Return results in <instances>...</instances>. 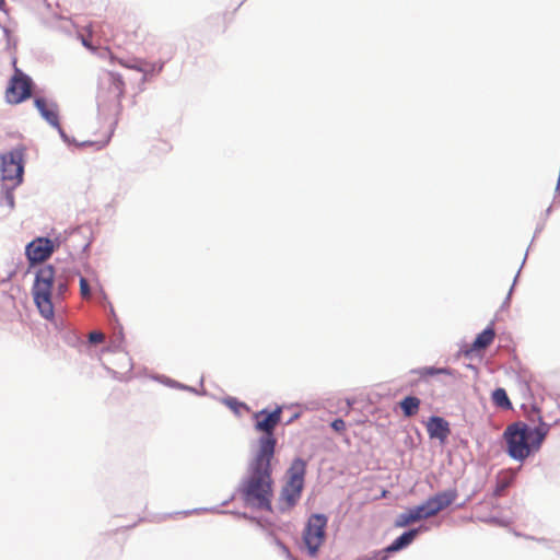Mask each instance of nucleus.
Segmentation results:
<instances>
[{
  "mask_svg": "<svg viewBox=\"0 0 560 560\" xmlns=\"http://www.w3.org/2000/svg\"><path fill=\"white\" fill-rule=\"evenodd\" d=\"M399 407L401 408L405 417H413L419 410L420 399L415 396H407L399 402Z\"/></svg>",
  "mask_w": 560,
  "mask_h": 560,
  "instance_id": "obj_20",
  "label": "nucleus"
},
{
  "mask_svg": "<svg viewBox=\"0 0 560 560\" xmlns=\"http://www.w3.org/2000/svg\"><path fill=\"white\" fill-rule=\"evenodd\" d=\"M492 400H493V404L497 407H500L502 409H510L511 408V401H510V399L508 397V394H506L504 388H497L492 393Z\"/></svg>",
  "mask_w": 560,
  "mask_h": 560,
  "instance_id": "obj_22",
  "label": "nucleus"
},
{
  "mask_svg": "<svg viewBox=\"0 0 560 560\" xmlns=\"http://www.w3.org/2000/svg\"><path fill=\"white\" fill-rule=\"evenodd\" d=\"M417 373L420 377H430L439 374L452 375V371L447 368H421Z\"/></svg>",
  "mask_w": 560,
  "mask_h": 560,
  "instance_id": "obj_23",
  "label": "nucleus"
},
{
  "mask_svg": "<svg viewBox=\"0 0 560 560\" xmlns=\"http://www.w3.org/2000/svg\"><path fill=\"white\" fill-rule=\"evenodd\" d=\"M423 520L417 506L409 509L407 512L401 513L395 521L396 527H406L411 523Z\"/></svg>",
  "mask_w": 560,
  "mask_h": 560,
  "instance_id": "obj_18",
  "label": "nucleus"
},
{
  "mask_svg": "<svg viewBox=\"0 0 560 560\" xmlns=\"http://www.w3.org/2000/svg\"><path fill=\"white\" fill-rule=\"evenodd\" d=\"M105 340V335L101 331H91L89 334V341L91 343H101Z\"/></svg>",
  "mask_w": 560,
  "mask_h": 560,
  "instance_id": "obj_25",
  "label": "nucleus"
},
{
  "mask_svg": "<svg viewBox=\"0 0 560 560\" xmlns=\"http://www.w3.org/2000/svg\"><path fill=\"white\" fill-rule=\"evenodd\" d=\"M34 104L40 113V115L43 116V118H45L46 121L54 128L61 131L57 104L54 102H48L43 97L35 98Z\"/></svg>",
  "mask_w": 560,
  "mask_h": 560,
  "instance_id": "obj_11",
  "label": "nucleus"
},
{
  "mask_svg": "<svg viewBox=\"0 0 560 560\" xmlns=\"http://www.w3.org/2000/svg\"><path fill=\"white\" fill-rule=\"evenodd\" d=\"M14 73L5 90V101L9 104H20L32 96V80L16 66V59L12 61Z\"/></svg>",
  "mask_w": 560,
  "mask_h": 560,
  "instance_id": "obj_6",
  "label": "nucleus"
},
{
  "mask_svg": "<svg viewBox=\"0 0 560 560\" xmlns=\"http://www.w3.org/2000/svg\"><path fill=\"white\" fill-rule=\"evenodd\" d=\"M417 534L418 529H410L404 533L398 538H396L390 546L387 547V550L390 552L400 550L401 548L411 544L412 540L416 538Z\"/></svg>",
  "mask_w": 560,
  "mask_h": 560,
  "instance_id": "obj_19",
  "label": "nucleus"
},
{
  "mask_svg": "<svg viewBox=\"0 0 560 560\" xmlns=\"http://www.w3.org/2000/svg\"><path fill=\"white\" fill-rule=\"evenodd\" d=\"M23 151L15 149L1 155V177L11 188L19 186L23 179Z\"/></svg>",
  "mask_w": 560,
  "mask_h": 560,
  "instance_id": "obj_7",
  "label": "nucleus"
},
{
  "mask_svg": "<svg viewBox=\"0 0 560 560\" xmlns=\"http://www.w3.org/2000/svg\"><path fill=\"white\" fill-rule=\"evenodd\" d=\"M110 61L112 62H118L120 66H122L125 68L133 69V70H137L139 72H143L144 74L153 73V72H160L162 70V65H160L156 68L154 63H150V62H147V61H143V60L137 61L135 63H128V62H126L122 59H118V58H116L114 56H110Z\"/></svg>",
  "mask_w": 560,
  "mask_h": 560,
  "instance_id": "obj_13",
  "label": "nucleus"
},
{
  "mask_svg": "<svg viewBox=\"0 0 560 560\" xmlns=\"http://www.w3.org/2000/svg\"><path fill=\"white\" fill-rule=\"evenodd\" d=\"M457 491L450 489L429 498L423 504L418 505L422 518L435 516L439 512L450 506L457 498Z\"/></svg>",
  "mask_w": 560,
  "mask_h": 560,
  "instance_id": "obj_8",
  "label": "nucleus"
},
{
  "mask_svg": "<svg viewBox=\"0 0 560 560\" xmlns=\"http://www.w3.org/2000/svg\"><path fill=\"white\" fill-rule=\"evenodd\" d=\"M83 45L90 47L89 42H86L85 39H83Z\"/></svg>",
  "mask_w": 560,
  "mask_h": 560,
  "instance_id": "obj_29",
  "label": "nucleus"
},
{
  "mask_svg": "<svg viewBox=\"0 0 560 560\" xmlns=\"http://www.w3.org/2000/svg\"><path fill=\"white\" fill-rule=\"evenodd\" d=\"M545 422L530 428L526 422H512L504 431L508 454L515 460L523 462L539 450L545 436Z\"/></svg>",
  "mask_w": 560,
  "mask_h": 560,
  "instance_id": "obj_3",
  "label": "nucleus"
},
{
  "mask_svg": "<svg viewBox=\"0 0 560 560\" xmlns=\"http://www.w3.org/2000/svg\"><path fill=\"white\" fill-rule=\"evenodd\" d=\"M331 428L336 432H342L346 430V422H331Z\"/></svg>",
  "mask_w": 560,
  "mask_h": 560,
  "instance_id": "obj_26",
  "label": "nucleus"
},
{
  "mask_svg": "<svg viewBox=\"0 0 560 560\" xmlns=\"http://www.w3.org/2000/svg\"><path fill=\"white\" fill-rule=\"evenodd\" d=\"M429 420L435 421V420H443V419L440 417H436V416H432Z\"/></svg>",
  "mask_w": 560,
  "mask_h": 560,
  "instance_id": "obj_28",
  "label": "nucleus"
},
{
  "mask_svg": "<svg viewBox=\"0 0 560 560\" xmlns=\"http://www.w3.org/2000/svg\"><path fill=\"white\" fill-rule=\"evenodd\" d=\"M494 338H495L494 328L492 326H489L476 337V339L471 346V349L472 350H483V349L488 348L493 342Z\"/></svg>",
  "mask_w": 560,
  "mask_h": 560,
  "instance_id": "obj_16",
  "label": "nucleus"
},
{
  "mask_svg": "<svg viewBox=\"0 0 560 560\" xmlns=\"http://www.w3.org/2000/svg\"><path fill=\"white\" fill-rule=\"evenodd\" d=\"M68 284L61 278L55 277V269L51 265H44L38 268L32 288L34 302L46 319H52L55 307L65 299Z\"/></svg>",
  "mask_w": 560,
  "mask_h": 560,
  "instance_id": "obj_2",
  "label": "nucleus"
},
{
  "mask_svg": "<svg viewBox=\"0 0 560 560\" xmlns=\"http://www.w3.org/2000/svg\"><path fill=\"white\" fill-rule=\"evenodd\" d=\"M80 294H81V298L84 300H89L91 298V290H90L89 282L83 277L80 278Z\"/></svg>",
  "mask_w": 560,
  "mask_h": 560,
  "instance_id": "obj_24",
  "label": "nucleus"
},
{
  "mask_svg": "<svg viewBox=\"0 0 560 560\" xmlns=\"http://www.w3.org/2000/svg\"><path fill=\"white\" fill-rule=\"evenodd\" d=\"M110 89L115 93L118 100H121L125 95V81L121 75L115 72H108Z\"/></svg>",
  "mask_w": 560,
  "mask_h": 560,
  "instance_id": "obj_21",
  "label": "nucleus"
},
{
  "mask_svg": "<svg viewBox=\"0 0 560 560\" xmlns=\"http://www.w3.org/2000/svg\"><path fill=\"white\" fill-rule=\"evenodd\" d=\"M288 412V420H295L300 417L298 407H276L273 410L262 409L257 412H253L255 420H280L284 412Z\"/></svg>",
  "mask_w": 560,
  "mask_h": 560,
  "instance_id": "obj_12",
  "label": "nucleus"
},
{
  "mask_svg": "<svg viewBox=\"0 0 560 560\" xmlns=\"http://www.w3.org/2000/svg\"><path fill=\"white\" fill-rule=\"evenodd\" d=\"M427 431L431 439H438L444 444L450 434L448 422H427Z\"/></svg>",
  "mask_w": 560,
  "mask_h": 560,
  "instance_id": "obj_14",
  "label": "nucleus"
},
{
  "mask_svg": "<svg viewBox=\"0 0 560 560\" xmlns=\"http://www.w3.org/2000/svg\"><path fill=\"white\" fill-rule=\"evenodd\" d=\"M222 402L230 410H232L235 417H247L252 413L249 407L246 404L237 400L234 397H226L222 400Z\"/></svg>",
  "mask_w": 560,
  "mask_h": 560,
  "instance_id": "obj_17",
  "label": "nucleus"
},
{
  "mask_svg": "<svg viewBox=\"0 0 560 560\" xmlns=\"http://www.w3.org/2000/svg\"><path fill=\"white\" fill-rule=\"evenodd\" d=\"M328 518L324 514H312L303 530V541L308 550V553L316 556L319 548L326 539V527Z\"/></svg>",
  "mask_w": 560,
  "mask_h": 560,
  "instance_id": "obj_5",
  "label": "nucleus"
},
{
  "mask_svg": "<svg viewBox=\"0 0 560 560\" xmlns=\"http://www.w3.org/2000/svg\"><path fill=\"white\" fill-rule=\"evenodd\" d=\"M54 252V244L48 238H37L26 247V256L31 262H42Z\"/></svg>",
  "mask_w": 560,
  "mask_h": 560,
  "instance_id": "obj_10",
  "label": "nucleus"
},
{
  "mask_svg": "<svg viewBox=\"0 0 560 560\" xmlns=\"http://www.w3.org/2000/svg\"><path fill=\"white\" fill-rule=\"evenodd\" d=\"M147 35V30H143L136 19L128 18L116 30L113 39L118 46H126L139 39H144Z\"/></svg>",
  "mask_w": 560,
  "mask_h": 560,
  "instance_id": "obj_9",
  "label": "nucleus"
},
{
  "mask_svg": "<svg viewBox=\"0 0 560 560\" xmlns=\"http://www.w3.org/2000/svg\"><path fill=\"white\" fill-rule=\"evenodd\" d=\"M277 424L278 422H256L255 431L259 434L257 450L249 465L248 478L241 489L247 505L266 511H271L273 495L270 462L277 444Z\"/></svg>",
  "mask_w": 560,
  "mask_h": 560,
  "instance_id": "obj_1",
  "label": "nucleus"
},
{
  "mask_svg": "<svg viewBox=\"0 0 560 560\" xmlns=\"http://www.w3.org/2000/svg\"><path fill=\"white\" fill-rule=\"evenodd\" d=\"M516 472L513 470H502L498 474L497 485L493 491L495 497H501L506 488L515 480Z\"/></svg>",
  "mask_w": 560,
  "mask_h": 560,
  "instance_id": "obj_15",
  "label": "nucleus"
},
{
  "mask_svg": "<svg viewBox=\"0 0 560 560\" xmlns=\"http://www.w3.org/2000/svg\"><path fill=\"white\" fill-rule=\"evenodd\" d=\"M306 474V462L295 458L287 471V480L281 489L277 509L280 512L290 511L300 500Z\"/></svg>",
  "mask_w": 560,
  "mask_h": 560,
  "instance_id": "obj_4",
  "label": "nucleus"
},
{
  "mask_svg": "<svg viewBox=\"0 0 560 560\" xmlns=\"http://www.w3.org/2000/svg\"><path fill=\"white\" fill-rule=\"evenodd\" d=\"M5 7H7L5 0H0V11H5Z\"/></svg>",
  "mask_w": 560,
  "mask_h": 560,
  "instance_id": "obj_27",
  "label": "nucleus"
}]
</instances>
